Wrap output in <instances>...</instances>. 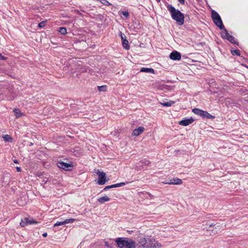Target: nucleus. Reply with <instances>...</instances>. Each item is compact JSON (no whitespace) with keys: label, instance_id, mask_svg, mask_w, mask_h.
Here are the masks:
<instances>
[{"label":"nucleus","instance_id":"nucleus-16","mask_svg":"<svg viewBox=\"0 0 248 248\" xmlns=\"http://www.w3.org/2000/svg\"><path fill=\"white\" fill-rule=\"evenodd\" d=\"M144 129H145L143 127L140 126L138 128H136L133 130L132 135L133 136H138L142 133L144 131Z\"/></svg>","mask_w":248,"mask_h":248},{"label":"nucleus","instance_id":"nucleus-39","mask_svg":"<svg viewBox=\"0 0 248 248\" xmlns=\"http://www.w3.org/2000/svg\"><path fill=\"white\" fill-rule=\"evenodd\" d=\"M208 230H209V231H211V230L209 228L207 229Z\"/></svg>","mask_w":248,"mask_h":248},{"label":"nucleus","instance_id":"nucleus-24","mask_svg":"<svg viewBox=\"0 0 248 248\" xmlns=\"http://www.w3.org/2000/svg\"><path fill=\"white\" fill-rule=\"evenodd\" d=\"M231 53L233 55L239 56L240 54V51L239 50H232Z\"/></svg>","mask_w":248,"mask_h":248},{"label":"nucleus","instance_id":"nucleus-9","mask_svg":"<svg viewBox=\"0 0 248 248\" xmlns=\"http://www.w3.org/2000/svg\"><path fill=\"white\" fill-rule=\"evenodd\" d=\"M97 174L98 175L97 183L100 185H104L106 182V173L104 172H101L98 170Z\"/></svg>","mask_w":248,"mask_h":248},{"label":"nucleus","instance_id":"nucleus-36","mask_svg":"<svg viewBox=\"0 0 248 248\" xmlns=\"http://www.w3.org/2000/svg\"><path fill=\"white\" fill-rule=\"evenodd\" d=\"M14 162L15 163H16V164H18V161L16 159L14 160Z\"/></svg>","mask_w":248,"mask_h":248},{"label":"nucleus","instance_id":"nucleus-28","mask_svg":"<svg viewBox=\"0 0 248 248\" xmlns=\"http://www.w3.org/2000/svg\"><path fill=\"white\" fill-rule=\"evenodd\" d=\"M141 162L144 164L145 165L148 166L150 163V162L147 160H143L141 161Z\"/></svg>","mask_w":248,"mask_h":248},{"label":"nucleus","instance_id":"nucleus-20","mask_svg":"<svg viewBox=\"0 0 248 248\" xmlns=\"http://www.w3.org/2000/svg\"><path fill=\"white\" fill-rule=\"evenodd\" d=\"M174 104V102L172 101H170L167 102L161 103V105L164 107H170Z\"/></svg>","mask_w":248,"mask_h":248},{"label":"nucleus","instance_id":"nucleus-33","mask_svg":"<svg viewBox=\"0 0 248 248\" xmlns=\"http://www.w3.org/2000/svg\"><path fill=\"white\" fill-rule=\"evenodd\" d=\"M178 1L181 4H184L185 3V0H178Z\"/></svg>","mask_w":248,"mask_h":248},{"label":"nucleus","instance_id":"nucleus-12","mask_svg":"<svg viewBox=\"0 0 248 248\" xmlns=\"http://www.w3.org/2000/svg\"><path fill=\"white\" fill-rule=\"evenodd\" d=\"M120 35L122 41V45L123 47L127 50L129 49V46L128 45V42L126 38V36L122 32H120Z\"/></svg>","mask_w":248,"mask_h":248},{"label":"nucleus","instance_id":"nucleus-21","mask_svg":"<svg viewBox=\"0 0 248 248\" xmlns=\"http://www.w3.org/2000/svg\"><path fill=\"white\" fill-rule=\"evenodd\" d=\"M3 138L4 140L6 142H12V138L11 137L8 135H5L3 137Z\"/></svg>","mask_w":248,"mask_h":248},{"label":"nucleus","instance_id":"nucleus-4","mask_svg":"<svg viewBox=\"0 0 248 248\" xmlns=\"http://www.w3.org/2000/svg\"><path fill=\"white\" fill-rule=\"evenodd\" d=\"M192 112L195 114L202 116L203 118L208 119H214L215 118L214 116L211 115L207 111L200 109L199 108H195L193 109Z\"/></svg>","mask_w":248,"mask_h":248},{"label":"nucleus","instance_id":"nucleus-19","mask_svg":"<svg viewBox=\"0 0 248 248\" xmlns=\"http://www.w3.org/2000/svg\"><path fill=\"white\" fill-rule=\"evenodd\" d=\"M14 112L16 118H17L21 117L22 115V113H21L20 110L18 108L14 109Z\"/></svg>","mask_w":248,"mask_h":248},{"label":"nucleus","instance_id":"nucleus-31","mask_svg":"<svg viewBox=\"0 0 248 248\" xmlns=\"http://www.w3.org/2000/svg\"><path fill=\"white\" fill-rule=\"evenodd\" d=\"M105 245L108 248H110V246L108 242H105Z\"/></svg>","mask_w":248,"mask_h":248},{"label":"nucleus","instance_id":"nucleus-27","mask_svg":"<svg viewBox=\"0 0 248 248\" xmlns=\"http://www.w3.org/2000/svg\"><path fill=\"white\" fill-rule=\"evenodd\" d=\"M46 25V21H42L39 23L38 27L39 28H43Z\"/></svg>","mask_w":248,"mask_h":248},{"label":"nucleus","instance_id":"nucleus-38","mask_svg":"<svg viewBox=\"0 0 248 248\" xmlns=\"http://www.w3.org/2000/svg\"><path fill=\"white\" fill-rule=\"evenodd\" d=\"M157 2H160V0H156Z\"/></svg>","mask_w":248,"mask_h":248},{"label":"nucleus","instance_id":"nucleus-23","mask_svg":"<svg viewBox=\"0 0 248 248\" xmlns=\"http://www.w3.org/2000/svg\"><path fill=\"white\" fill-rule=\"evenodd\" d=\"M127 183H128V182H126V183L122 182V183H118V184H113V185H114V187L115 188V187L124 186Z\"/></svg>","mask_w":248,"mask_h":248},{"label":"nucleus","instance_id":"nucleus-13","mask_svg":"<svg viewBox=\"0 0 248 248\" xmlns=\"http://www.w3.org/2000/svg\"><path fill=\"white\" fill-rule=\"evenodd\" d=\"M75 220V219L70 218L69 219H66L63 221H57L54 225V226H58L60 225H63L66 224L70 223L73 222Z\"/></svg>","mask_w":248,"mask_h":248},{"label":"nucleus","instance_id":"nucleus-30","mask_svg":"<svg viewBox=\"0 0 248 248\" xmlns=\"http://www.w3.org/2000/svg\"><path fill=\"white\" fill-rule=\"evenodd\" d=\"M0 59L1 60H6V58L5 56L2 55L1 54H0Z\"/></svg>","mask_w":248,"mask_h":248},{"label":"nucleus","instance_id":"nucleus-10","mask_svg":"<svg viewBox=\"0 0 248 248\" xmlns=\"http://www.w3.org/2000/svg\"><path fill=\"white\" fill-rule=\"evenodd\" d=\"M170 58L173 61L180 60L181 59V55L177 51H173L170 53Z\"/></svg>","mask_w":248,"mask_h":248},{"label":"nucleus","instance_id":"nucleus-11","mask_svg":"<svg viewBox=\"0 0 248 248\" xmlns=\"http://www.w3.org/2000/svg\"><path fill=\"white\" fill-rule=\"evenodd\" d=\"M165 184H169V185H179L182 184L183 181L181 179L179 178H174L170 180L168 182H162Z\"/></svg>","mask_w":248,"mask_h":248},{"label":"nucleus","instance_id":"nucleus-35","mask_svg":"<svg viewBox=\"0 0 248 248\" xmlns=\"http://www.w3.org/2000/svg\"><path fill=\"white\" fill-rule=\"evenodd\" d=\"M220 225H217V226H216V227H215V229H220Z\"/></svg>","mask_w":248,"mask_h":248},{"label":"nucleus","instance_id":"nucleus-34","mask_svg":"<svg viewBox=\"0 0 248 248\" xmlns=\"http://www.w3.org/2000/svg\"><path fill=\"white\" fill-rule=\"evenodd\" d=\"M47 233H46V232H45V233H44L43 234V235H43V237H46V236H47Z\"/></svg>","mask_w":248,"mask_h":248},{"label":"nucleus","instance_id":"nucleus-17","mask_svg":"<svg viewBox=\"0 0 248 248\" xmlns=\"http://www.w3.org/2000/svg\"><path fill=\"white\" fill-rule=\"evenodd\" d=\"M110 200V198L107 196H104L103 197H100L97 199L98 202L101 203H103L105 202H108Z\"/></svg>","mask_w":248,"mask_h":248},{"label":"nucleus","instance_id":"nucleus-1","mask_svg":"<svg viewBox=\"0 0 248 248\" xmlns=\"http://www.w3.org/2000/svg\"><path fill=\"white\" fill-rule=\"evenodd\" d=\"M168 10L170 12L172 18L175 20L179 25H182L184 23V15L179 10L176 9L171 5L167 6Z\"/></svg>","mask_w":248,"mask_h":248},{"label":"nucleus","instance_id":"nucleus-6","mask_svg":"<svg viewBox=\"0 0 248 248\" xmlns=\"http://www.w3.org/2000/svg\"><path fill=\"white\" fill-rule=\"evenodd\" d=\"M221 35L222 38L227 39L232 44L237 45H238V43L235 40L234 37L230 35L226 29H224L223 31H222Z\"/></svg>","mask_w":248,"mask_h":248},{"label":"nucleus","instance_id":"nucleus-22","mask_svg":"<svg viewBox=\"0 0 248 248\" xmlns=\"http://www.w3.org/2000/svg\"><path fill=\"white\" fill-rule=\"evenodd\" d=\"M58 31L62 35L66 34L67 33V30L64 27L59 28Z\"/></svg>","mask_w":248,"mask_h":248},{"label":"nucleus","instance_id":"nucleus-18","mask_svg":"<svg viewBox=\"0 0 248 248\" xmlns=\"http://www.w3.org/2000/svg\"><path fill=\"white\" fill-rule=\"evenodd\" d=\"M140 72H145V73H150L154 74V70L153 68L143 67L140 69Z\"/></svg>","mask_w":248,"mask_h":248},{"label":"nucleus","instance_id":"nucleus-32","mask_svg":"<svg viewBox=\"0 0 248 248\" xmlns=\"http://www.w3.org/2000/svg\"><path fill=\"white\" fill-rule=\"evenodd\" d=\"M16 170L17 171H18V172H20L21 170V168L19 167H16Z\"/></svg>","mask_w":248,"mask_h":248},{"label":"nucleus","instance_id":"nucleus-25","mask_svg":"<svg viewBox=\"0 0 248 248\" xmlns=\"http://www.w3.org/2000/svg\"><path fill=\"white\" fill-rule=\"evenodd\" d=\"M106 89V87L105 86H98V89L99 91H105Z\"/></svg>","mask_w":248,"mask_h":248},{"label":"nucleus","instance_id":"nucleus-8","mask_svg":"<svg viewBox=\"0 0 248 248\" xmlns=\"http://www.w3.org/2000/svg\"><path fill=\"white\" fill-rule=\"evenodd\" d=\"M37 223V222L31 217H25L21 220L20 225L21 227H25L28 225Z\"/></svg>","mask_w":248,"mask_h":248},{"label":"nucleus","instance_id":"nucleus-26","mask_svg":"<svg viewBox=\"0 0 248 248\" xmlns=\"http://www.w3.org/2000/svg\"><path fill=\"white\" fill-rule=\"evenodd\" d=\"M122 14L126 18H127L129 16V14L128 11H123L122 12Z\"/></svg>","mask_w":248,"mask_h":248},{"label":"nucleus","instance_id":"nucleus-29","mask_svg":"<svg viewBox=\"0 0 248 248\" xmlns=\"http://www.w3.org/2000/svg\"><path fill=\"white\" fill-rule=\"evenodd\" d=\"M115 188L114 186V185H110V186H106L104 190H106L107 189H110V188Z\"/></svg>","mask_w":248,"mask_h":248},{"label":"nucleus","instance_id":"nucleus-3","mask_svg":"<svg viewBox=\"0 0 248 248\" xmlns=\"http://www.w3.org/2000/svg\"><path fill=\"white\" fill-rule=\"evenodd\" d=\"M212 17L214 23L221 30L225 29L219 14L214 10L212 12Z\"/></svg>","mask_w":248,"mask_h":248},{"label":"nucleus","instance_id":"nucleus-2","mask_svg":"<svg viewBox=\"0 0 248 248\" xmlns=\"http://www.w3.org/2000/svg\"><path fill=\"white\" fill-rule=\"evenodd\" d=\"M119 248H136V244L134 240L130 238L119 237L115 240Z\"/></svg>","mask_w":248,"mask_h":248},{"label":"nucleus","instance_id":"nucleus-37","mask_svg":"<svg viewBox=\"0 0 248 248\" xmlns=\"http://www.w3.org/2000/svg\"><path fill=\"white\" fill-rule=\"evenodd\" d=\"M215 226V225H214V224H211L209 225V227H213Z\"/></svg>","mask_w":248,"mask_h":248},{"label":"nucleus","instance_id":"nucleus-7","mask_svg":"<svg viewBox=\"0 0 248 248\" xmlns=\"http://www.w3.org/2000/svg\"><path fill=\"white\" fill-rule=\"evenodd\" d=\"M148 238L140 236L138 238L137 244L136 246L139 248H146L147 247Z\"/></svg>","mask_w":248,"mask_h":248},{"label":"nucleus","instance_id":"nucleus-14","mask_svg":"<svg viewBox=\"0 0 248 248\" xmlns=\"http://www.w3.org/2000/svg\"><path fill=\"white\" fill-rule=\"evenodd\" d=\"M194 119L191 118L190 119L181 120V121L179 122V124L181 125L187 126L192 124L194 122Z\"/></svg>","mask_w":248,"mask_h":248},{"label":"nucleus","instance_id":"nucleus-15","mask_svg":"<svg viewBox=\"0 0 248 248\" xmlns=\"http://www.w3.org/2000/svg\"><path fill=\"white\" fill-rule=\"evenodd\" d=\"M57 166L61 169L63 170H67L69 167H72V165L69 163L60 162L57 163Z\"/></svg>","mask_w":248,"mask_h":248},{"label":"nucleus","instance_id":"nucleus-5","mask_svg":"<svg viewBox=\"0 0 248 248\" xmlns=\"http://www.w3.org/2000/svg\"><path fill=\"white\" fill-rule=\"evenodd\" d=\"M161 247L162 245L156 241L155 238L151 237L148 238L146 248H160Z\"/></svg>","mask_w":248,"mask_h":248}]
</instances>
